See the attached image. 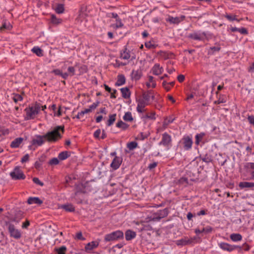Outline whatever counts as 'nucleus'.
Listing matches in <instances>:
<instances>
[{"label": "nucleus", "instance_id": "de8ad7c7", "mask_svg": "<svg viewBox=\"0 0 254 254\" xmlns=\"http://www.w3.org/2000/svg\"><path fill=\"white\" fill-rule=\"evenodd\" d=\"M123 26L124 24L122 23L121 19L119 18L116 19V27L119 28L122 27Z\"/></svg>", "mask_w": 254, "mask_h": 254}, {"label": "nucleus", "instance_id": "69168bd1", "mask_svg": "<svg viewBox=\"0 0 254 254\" xmlns=\"http://www.w3.org/2000/svg\"><path fill=\"white\" fill-rule=\"evenodd\" d=\"M177 79L180 82H182L185 80V76L182 74H180L178 76Z\"/></svg>", "mask_w": 254, "mask_h": 254}, {"label": "nucleus", "instance_id": "f03ea898", "mask_svg": "<svg viewBox=\"0 0 254 254\" xmlns=\"http://www.w3.org/2000/svg\"><path fill=\"white\" fill-rule=\"evenodd\" d=\"M41 106L38 103H35L29 106L25 109L26 115L25 116V120L34 119L38 114L40 111Z\"/></svg>", "mask_w": 254, "mask_h": 254}, {"label": "nucleus", "instance_id": "1a4fd4ad", "mask_svg": "<svg viewBox=\"0 0 254 254\" xmlns=\"http://www.w3.org/2000/svg\"><path fill=\"white\" fill-rule=\"evenodd\" d=\"M189 37L195 40L203 41L206 38V33L205 32L201 33L194 32L190 34Z\"/></svg>", "mask_w": 254, "mask_h": 254}, {"label": "nucleus", "instance_id": "4be33fe9", "mask_svg": "<svg viewBox=\"0 0 254 254\" xmlns=\"http://www.w3.org/2000/svg\"><path fill=\"white\" fill-rule=\"evenodd\" d=\"M52 73H55L56 75H60L63 78L66 79L68 77V75L66 72H63L62 70L59 69H56L52 71Z\"/></svg>", "mask_w": 254, "mask_h": 254}, {"label": "nucleus", "instance_id": "4d7b16f0", "mask_svg": "<svg viewBox=\"0 0 254 254\" xmlns=\"http://www.w3.org/2000/svg\"><path fill=\"white\" fill-rule=\"evenodd\" d=\"M239 32L243 35H247L248 34V32L245 28H239Z\"/></svg>", "mask_w": 254, "mask_h": 254}, {"label": "nucleus", "instance_id": "393cba45", "mask_svg": "<svg viewBox=\"0 0 254 254\" xmlns=\"http://www.w3.org/2000/svg\"><path fill=\"white\" fill-rule=\"evenodd\" d=\"M121 91L123 98L127 99L130 97V93L127 88H122L121 89Z\"/></svg>", "mask_w": 254, "mask_h": 254}, {"label": "nucleus", "instance_id": "9d476101", "mask_svg": "<svg viewBox=\"0 0 254 254\" xmlns=\"http://www.w3.org/2000/svg\"><path fill=\"white\" fill-rule=\"evenodd\" d=\"M185 19V16L184 15H181L180 17H175L171 16H168V17L166 19V21L171 24H178Z\"/></svg>", "mask_w": 254, "mask_h": 254}, {"label": "nucleus", "instance_id": "cd10ccee", "mask_svg": "<svg viewBox=\"0 0 254 254\" xmlns=\"http://www.w3.org/2000/svg\"><path fill=\"white\" fill-rule=\"evenodd\" d=\"M87 183H86V184ZM77 192H80L83 193H86L87 191V189H86L85 184H79L76 186Z\"/></svg>", "mask_w": 254, "mask_h": 254}, {"label": "nucleus", "instance_id": "58836bf2", "mask_svg": "<svg viewBox=\"0 0 254 254\" xmlns=\"http://www.w3.org/2000/svg\"><path fill=\"white\" fill-rule=\"evenodd\" d=\"M116 114H113V115H111L109 116V120L108 121V123H107L108 126H110L112 124H113V123H114V122L116 120Z\"/></svg>", "mask_w": 254, "mask_h": 254}, {"label": "nucleus", "instance_id": "37998d69", "mask_svg": "<svg viewBox=\"0 0 254 254\" xmlns=\"http://www.w3.org/2000/svg\"><path fill=\"white\" fill-rule=\"evenodd\" d=\"M11 28V26L9 23H3L2 26L0 27V31H2L4 29L9 30Z\"/></svg>", "mask_w": 254, "mask_h": 254}, {"label": "nucleus", "instance_id": "bf43d9fd", "mask_svg": "<svg viewBox=\"0 0 254 254\" xmlns=\"http://www.w3.org/2000/svg\"><path fill=\"white\" fill-rule=\"evenodd\" d=\"M76 238L78 240H84L85 239L83 237L81 232H78L76 234Z\"/></svg>", "mask_w": 254, "mask_h": 254}, {"label": "nucleus", "instance_id": "ddd939ff", "mask_svg": "<svg viewBox=\"0 0 254 254\" xmlns=\"http://www.w3.org/2000/svg\"><path fill=\"white\" fill-rule=\"evenodd\" d=\"M122 159L119 157L116 156L111 164V167L114 169L116 170L120 166Z\"/></svg>", "mask_w": 254, "mask_h": 254}, {"label": "nucleus", "instance_id": "e2e57ef3", "mask_svg": "<svg viewBox=\"0 0 254 254\" xmlns=\"http://www.w3.org/2000/svg\"><path fill=\"white\" fill-rule=\"evenodd\" d=\"M84 113L82 111L81 112L78 113L77 116H76V118L78 119H82L84 116Z\"/></svg>", "mask_w": 254, "mask_h": 254}, {"label": "nucleus", "instance_id": "4c0bfd02", "mask_svg": "<svg viewBox=\"0 0 254 254\" xmlns=\"http://www.w3.org/2000/svg\"><path fill=\"white\" fill-rule=\"evenodd\" d=\"M123 119L125 121L131 122L133 120L132 115L130 112H127L123 117Z\"/></svg>", "mask_w": 254, "mask_h": 254}, {"label": "nucleus", "instance_id": "412c9836", "mask_svg": "<svg viewBox=\"0 0 254 254\" xmlns=\"http://www.w3.org/2000/svg\"><path fill=\"white\" fill-rule=\"evenodd\" d=\"M195 239V238H191L190 239H182L179 241L178 245H187L191 244L193 243V241Z\"/></svg>", "mask_w": 254, "mask_h": 254}, {"label": "nucleus", "instance_id": "5fc2aeb1", "mask_svg": "<svg viewBox=\"0 0 254 254\" xmlns=\"http://www.w3.org/2000/svg\"><path fill=\"white\" fill-rule=\"evenodd\" d=\"M245 167L248 168V169H251L253 171H254V163H247L245 165Z\"/></svg>", "mask_w": 254, "mask_h": 254}, {"label": "nucleus", "instance_id": "f8f14e48", "mask_svg": "<svg viewBox=\"0 0 254 254\" xmlns=\"http://www.w3.org/2000/svg\"><path fill=\"white\" fill-rule=\"evenodd\" d=\"M99 242L97 241H92L88 243L85 247V251L90 252L92 250L96 249L99 245Z\"/></svg>", "mask_w": 254, "mask_h": 254}, {"label": "nucleus", "instance_id": "052dcab7", "mask_svg": "<svg viewBox=\"0 0 254 254\" xmlns=\"http://www.w3.org/2000/svg\"><path fill=\"white\" fill-rule=\"evenodd\" d=\"M98 103H94L89 106V109L91 111H92L93 110L96 108V107L98 106Z\"/></svg>", "mask_w": 254, "mask_h": 254}, {"label": "nucleus", "instance_id": "20e7f679", "mask_svg": "<svg viewBox=\"0 0 254 254\" xmlns=\"http://www.w3.org/2000/svg\"><path fill=\"white\" fill-rule=\"evenodd\" d=\"M7 229L10 236L15 239H19L21 237V233L20 230L16 229L14 225L10 223H7Z\"/></svg>", "mask_w": 254, "mask_h": 254}, {"label": "nucleus", "instance_id": "7c9ffc66", "mask_svg": "<svg viewBox=\"0 0 254 254\" xmlns=\"http://www.w3.org/2000/svg\"><path fill=\"white\" fill-rule=\"evenodd\" d=\"M125 77L123 75H119L118 76V80L116 83V85L117 86H121L125 84Z\"/></svg>", "mask_w": 254, "mask_h": 254}, {"label": "nucleus", "instance_id": "f3484780", "mask_svg": "<svg viewBox=\"0 0 254 254\" xmlns=\"http://www.w3.org/2000/svg\"><path fill=\"white\" fill-rule=\"evenodd\" d=\"M27 202L29 204L40 205L43 203V201L37 197H30L27 200Z\"/></svg>", "mask_w": 254, "mask_h": 254}, {"label": "nucleus", "instance_id": "b1692460", "mask_svg": "<svg viewBox=\"0 0 254 254\" xmlns=\"http://www.w3.org/2000/svg\"><path fill=\"white\" fill-rule=\"evenodd\" d=\"M61 208L68 212H73L75 210L74 207L71 204L67 203L62 205Z\"/></svg>", "mask_w": 254, "mask_h": 254}, {"label": "nucleus", "instance_id": "c9c22d12", "mask_svg": "<svg viewBox=\"0 0 254 254\" xmlns=\"http://www.w3.org/2000/svg\"><path fill=\"white\" fill-rule=\"evenodd\" d=\"M205 135V133L203 132H201L200 133L197 134L195 135V144L198 145L199 144L200 141L202 140L203 136Z\"/></svg>", "mask_w": 254, "mask_h": 254}, {"label": "nucleus", "instance_id": "e433bc0d", "mask_svg": "<svg viewBox=\"0 0 254 254\" xmlns=\"http://www.w3.org/2000/svg\"><path fill=\"white\" fill-rule=\"evenodd\" d=\"M32 51L39 57L42 56L43 55L42 50L38 47H33Z\"/></svg>", "mask_w": 254, "mask_h": 254}, {"label": "nucleus", "instance_id": "680f3d73", "mask_svg": "<svg viewBox=\"0 0 254 254\" xmlns=\"http://www.w3.org/2000/svg\"><path fill=\"white\" fill-rule=\"evenodd\" d=\"M248 119L250 123L254 126V116H249Z\"/></svg>", "mask_w": 254, "mask_h": 254}, {"label": "nucleus", "instance_id": "a878e982", "mask_svg": "<svg viewBox=\"0 0 254 254\" xmlns=\"http://www.w3.org/2000/svg\"><path fill=\"white\" fill-rule=\"evenodd\" d=\"M174 119H172L171 117H169V118H168V117L165 118L164 121L163 122L162 129H165L167 127L168 125L169 124L172 123L174 121Z\"/></svg>", "mask_w": 254, "mask_h": 254}, {"label": "nucleus", "instance_id": "2f4dec72", "mask_svg": "<svg viewBox=\"0 0 254 254\" xmlns=\"http://www.w3.org/2000/svg\"><path fill=\"white\" fill-rule=\"evenodd\" d=\"M141 74L140 70H133L131 72L132 78L135 80H138L141 77Z\"/></svg>", "mask_w": 254, "mask_h": 254}, {"label": "nucleus", "instance_id": "a211bd4d", "mask_svg": "<svg viewBox=\"0 0 254 254\" xmlns=\"http://www.w3.org/2000/svg\"><path fill=\"white\" fill-rule=\"evenodd\" d=\"M23 141L22 137H18L14 139L10 143V147L12 148H17Z\"/></svg>", "mask_w": 254, "mask_h": 254}, {"label": "nucleus", "instance_id": "423d86ee", "mask_svg": "<svg viewBox=\"0 0 254 254\" xmlns=\"http://www.w3.org/2000/svg\"><path fill=\"white\" fill-rule=\"evenodd\" d=\"M137 111L138 113H142L144 111L145 107L148 104V98L146 95H143L141 98L137 100Z\"/></svg>", "mask_w": 254, "mask_h": 254}, {"label": "nucleus", "instance_id": "9b49d317", "mask_svg": "<svg viewBox=\"0 0 254 254\" xmlns=\"http://www.w3.org/2000/svg\"><path fill=\"white\" fill-rule=\"evenodd\" d=\"M184 147L186 150H189L191 148L192 140L191 137L189 136H185L182 139Z\"/></svg>", "mask_w": 254, "mask_h": 254}, {"label": "nucleus", "instance_id": "7ed1b4c3", "mask_svg": "<svg viewBox=\"0 0 254 254\" xmlns=\"http://www.w3.org/2000/svg\"><path fill=\"white\" fill-rule=\"evenodd\" d=\"M124 233L122 231L118 230L107 234L104 237L105 242H111L123 238Z\"/></svg>", "mask_w": 254, "mask_h": 254}, {"label": "nucleus", "instance_id": "39448f33", "mask_svg": "<svg viewBox=\"0 0 254 254\" xmlns=\"http://www.w3.org/2000/svg\"><path fill=\"white\" fill-rule=\"evenodd\" d=\"M10 176L13 180H24L25 176L19 167H16L13 171L10 172Z\"/></svg>", "mask_w": 254, "mask_h": 254}, {"label": "nucleus", "instance_id": "0e129e2a", "mask_svg": "<svg viewBox=\"0 0 254 254\" xmlns=\"http://www.w3.org/2000/svg\"><path fill=\"white\" fill-rule=\"evenodd\" d=\"M248 71L251 73H254V63H253L248 68Z\"/></svg>", "mask_w": 254, "mask_h": 254}, {"label": "nucleus", "instance_id": "338daca9", "mask_svg": "<svg viewBox=\"0 0 254 254\" xmlns=\"http://www.w3.org/2000/svg\"><path fill=\"white\" fill-rule=\"evenodd\" d=\"M54 115L60 117L62 115V112L61 110V107H59L58 110L54 113Z\"/></svg>", "mask_w": 254, "mask_h": 254}, {"label": "nucleus", "instance_id": "6e6552de", "mask_svg": "<svg viewBox=\"0 0 254 254\" xmlns=\"http://www.w3.org/2000/svg\"><path fill=\"white\" fill-rule=\"evenodd\" d=\"M219 247L221 249H222L224 251H228V252H232L234 250L239 249L240 250L242 249V247L236 245H231L228 243H221L219 244Z\"/></svg>", "mask_w": 254, "mask_h": 254}, {"label": "nucleus", "instance_id": "4468645a", "mask_svg": "<svg viewBox=\"0 0 254 254\" xmlns=\"http://www.w3.org/2000/svg\"><path fill=\"white\" fill-rule=\"evenodd\" d=\"M23 217V212L21 211H18L16 212L14 216H13L11 220L12 222L18 224Z\"/></svg>", "mask_w": 254, "mask_h": 254}, {"label": "nucleus", "instance_id": "dca6fc26", "mask_svg": "<svg viewBox=\"0 0 254 254\" xmlns=\"http://www.w3.org/2000/svg\"><path fill=\"white\" fill-rule=\"evenodd\" d=\"M120 57L124 60H128L130 58V54L129 51L126 47L121 52Z\"/></svg>", "mask_w": 254, "mask_h": 254}, {"label": "nucleus", "instance_id": "603ef678", "mask_svg": "<svg viewBox=\"0 0 254 254\" xmlns=\"http://www.w3.org/2000/svg\"><path fill=\"white\" fill-rule=\"evenodd\" d=\"M211 231H212V228L209 226H208L206 228H203L201 229V232H202V233H209L210 232H211Z\"/></svg>", "mask_w": 254, "mask_h": 254}, {"label": "nucleus", "instance_id": "774afa93", "mask_svg": "<svg viewBox=\"0 0 254 254\" xmlns=\"http://www.w3.org/2000/svg\"><path fill=\"white\" fill-rule=\"evenodd\" d=\"M145 46L146 48L149 49H151L154 47V45L152 44L150 42L145 43Z\"/></svg>", "mask_w": 254, "mask_h": 254}, {"label": "nucleus", "instance_id": "2eb2a0df", "mask_svg": "<svg viewBox=\"0 0 254 254\" xmlns=\"http://www.w3.org/2000/svg\"><path fill=\"white\" fill-rule=\"evenodd\" d=\"M158 219V217L156 216V217H153L152 218V220L150 221L149 224L144 223L143 222V231H148L153 229L152 225L154 221L157 220Z\"/></svg>", "mask_w": 254, "mask_h": 254}, {"label": "nucleus", "instance_id": "09e8293b", "mask_svg": "<svg viewBox=\"0 0 254 254\" xmlns=\"http://www.w3.org/2000/svg\"><path fill=\"white\" fill-rule=\"evenodd\" d=\"M136 229L138 230L139 231H143V229H142V228H143V222H136Z\"/></svg>", "mask_w": 254, "mask_h": 254}, {"label": "nucleus", "instance_id": "72a5a7b5", "mask_svg": "<svg viewBox=\"0 0 254 254\" xmlns=\"http://www.w3.org/2000/svg\"><path fill=\"white\" fill-rule=\"evenodd\" d=\"M66 247L65 246H62L60 248H56L55 251L57 253V254H65L66 251Z\"/></svg>", "mask_w": 254, "mask_h": 254}, {"label": "nucleus", "instance_id": "864d4df0", "mask_svg": "<svg viewBox=\"0 0 254 254\" xmlns=\"http://www.w3.org/2000/svg\"><path fill=\"white\" fill-rule=\"evenodd\" d=\"M33 181L34 183L39 185L40 186H43L44 185V184L37 178H33Z\"/></svg>", "mask_w": 254, "mask_h": 254}, {"label": "nucleus", "instance_id": "5701e85b", "mask_svg": "<svg viewBox=\"0 0 254 254\" xmlns=\"http://www.w3.org/2000/svg\"><path fill=\"white\" fill-rule=\"evenodd\" d=\"M146 86L148 88H154L155 87L156 82L153 76H148V81L146 82Z\"/></svg>", "mask_w": 254, "mask_h": 254}, {"label": "nucleus", "instance_id": "aec40b11", "mask_svg": "<svg viewBox=\"0 0 254 254\" xmlns=\"http://www.w3.org/2000/svg\"><path fill=\"white\" fill-rule=\"evenodd\" d=\"M239 187L241 189L245 188H251L254 187V183L253 182H242L239 183Z\"/></svg>", "mask_w": 254, "mask_h": 254}, {"label": "nucleus", "instance_id": "49530a36", "mask_svg": "<svg viewBox=\"0 0 254 254\" xmlns=\"http://www.w3.org/2000/svg\"><path fill=\"white\" fill-rule=\"evenodd\" d=\"M151 72L154 75L159 74V65L155 64L151 69Z\"/></svg>", "mask_w": 254, "mask_h": 254}, {"label": "nucleus", "instance_id": "6e6d98bb", "mask_svg": "<svg viewBox=\"0 0 254 254\" xmlns=\"http://www.w3.org/2000/svg\"><path fill=\"white\" fill-rule=\"evenodd\" d=\"M30 225V222L26 220V221L22 223L21 226L23 229H27L28 227Z\"/></svg>", "mask_w": 254, "mask_h": 254}, {"label": "nucleus", "instance_id": "3c124183", "mask_svg": "<svg viewBox=\"0 0 254 254\" xmlns=\"http://www.w3.org/2000/svg\"><path fill=\"white\" fill-rule=\"evenodd\" d=\"M162 86L167 91H168L170 89V86L169 84H168V83L166 82L165 81L163 82Z\"/></svg>", "mask_w": 254, "mask_h": 254}, {"label": "nucleus", "instance_id": "f704fd0d", "mask_svg": "<svg viewBox=\"0 0 254 254\" xmlns=\"http://www.w3.org/2000/svg\"><path fill=\"white\" fill-rule=\"evenodd\" d=\"M116 126L119 128H121L125 130L129 126L126 123L123 122L122 121H120L117 123Z\"/></svg>", "mask_w": 254, "mask_h": 254}, {"label": "nucleus", "instance_id": "13d9d810", "mask_svg": "<svg viewBox=\"0 0 254 254\" xmlns=\"http://www.w3.org/2000/svg\"><path fill=\"white\" fill-rule=\"evenodd\" d=\"M29 156L28 154H27L25 155L21 158V162L23 163L27 162L29 160Z\"/></svg>", "mask_w": 254, "mask_h": 254}, {"label": "nucleus", "instance_id": "f257e3e1", "mask_svg": "<svg viewBox=\"0 0 254 254\" xmlns=\"http://www.w3.org/2000/svg\"><path fill=\"white\" fill-rule=\"evenodd\" d=\"M64 131V127L57 126L53 130L48 131L44 135H35L32 140V146H41L46 140L48 142H56L62 137Z\"/></svg>", "mask_w": 254, "mask_h": 254}, {"label": "nucleus", "instance_id": "8fccbe9b", "mask_svg": "<svg viewBox=\"0 0 254 254\" xmlns=\"http://www.w3.org/2000/svg\"><path fill=\"white\" fill-rule=\"evenodd\" d=\"M59 163V159L57 158H54L50 161V164L51 165H57Z\"/></svg>", "mask_w": 254, "mask_h": 254}, {"label": "nucleus", "instance_id": "6ab92c4d", "mask_svg": "<svg viewBox=\"0 0 254 254\" xmlns=\"http://www.w3.org/2000/svg\"><path fill=\"white\" fill-rule=\"evenodd\" d=\"M136 236V233L135 232L132 231L130 230H127L125 233L126 239L127 241H129L134 238Z\"/></svg>", "mask_w": 254, "mask_h": 254}, {"label": "nucleus", "instance_id": "c756f323", "mask_svg": "<svg viewBox=\"0 0 254 254\" xmlns=\"http://www.w3.org/2000/svg\"><path fill=\"white\" fill-rule=\"evenodd\" d=\"M230 239L234 242L240 241L242 239V236L240 234L233 233L230 235Z\"/></svg>", "mask_w": 254, "mask_h": 254}, {"label": "nucleus", "instance_id": "c85d7f7f", "mask_svg": "<svg viewBox=\"0 0 254 254\" xmlns=\"http://www.w3.org/2000/svg\"><path fill=\"white\" fill-rule=\"evenodd\" d=\"M55 10L59 14L64 13V5L61 3L57 4L55 7Z\"/></svg>", "mask_w": 254, "mask_h": 254}, {"label": "nucleus", "instance_id": "ea45409f", "mask_svg": "<svg viewBox=\"0 0 254 254\" xmlns=\"http://www.w3.org/2000/svg\"><path fill=\"white\" fill-rule=\"evenodd\" d=\"M225 17H226L228 20H229V21H231L236 20V21H238V22H240L241 20H242V19H243L242 18H241V19H238L236 18V15H229V14H226V15H225Z\"/></svg>", "mask_w": 254, "mask_h": 254}, {"label": "nucleus", "instance_id": "a19ab883", "mask_svg": "<svg viewBox=\"0 0 254 254\" xmlns=\"http://www.w3.org/2000/svg\"><path fill=\"white\" fill-rule=\"evenodd\" d=\"M68 72H66V74L68 76H72L74 75L75 69L73 66H69L67 68Z\"/></svg>", "mask_w": 254, "mask_h": 254}, {"label": "nucleus", "instance_id": "bb28decb", "mask_svg": "<svg viewBox=\"0 0 254 254\" xmlns=\"http://www.w3.org/2000/svg\"><path fill=\"white\" fill-rule=\"evenodd\" d=\"M51 22L53 24L58 25L62 23V19L57 18L55 15L52 14L51 16Z\"/></svg>", "mask_w": 254, "mask_h": 254}, {"label": "nucleus", "instance_id": "473e14b6", "mask_svg": "<svg viewBox=\"0 0 254 254\" xmlns=\"http://www.w3.org/2000/svg\"><path fill=\"white\" fill-rule=\"evenodd\" d=\"M69 156V153L67 151H63L59 153L58 158L61 160H64Z\"/></svg>", "mask_w": 254, "mask_h": 254}, {"label": "nucleus", "instance_id": "a18cd8bd", "mask_svg": "<svg viewBox=\"0 0 254 254\" xmlns=\"http://www.w3.org/2000/svg\"><path fill=\"white\" fill-rule=\"evenodd\" d=\"M137 144L136 142L132 141L127 144V147L129 150H133L137 147Z\"/></svg>", "mask_w": 254, "mask_h": 254}, {"label": "nucleus", "instance_id": "0eeeda50", "mask_svg": "<svg viewBox=\"0 0 254 254\" xmlns=\"http://www.w3.org/2000/svg\"><path fill=\"white\" fill-rule=\"evenodd\" d=\"M160 145H162L165 147H169L172 145V139L170 135L167 132L162 134L161 141L160 142Z\"/></svg>", "mask_w": 254, "mask_h": 254}, {"label": "nucleus", "instance_id": "79ce46f5", "mask_svg": "<svg viewBox=\"0 0 254 254\" xmlns=\"http://www.w3.org/2000/svg\"><path fill=\"white\" fill-rule=\"evenodd\" d=\"M168 214V209L165 208L162 210H160V219L167 216Z\"/></svg>", "mask_w": 254, "mask_h": 254}, {"label": "nucleus", "instance_id": "c03bdc74", "mask_svg": "<svg viewBox=\"0 0 254 254\" xmlns=\"http://www.w3.org/2000/svg\"><path fill=\"white\" fill-rule=\"evenodd\" d=\"M13 100L14 101L15 103H17L18 101H22L23 99L21 95L19 94H15L12 97Z\"/></svg>", "mask_w": 254, "mask_h": 254}]
</instances>
